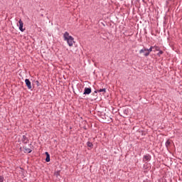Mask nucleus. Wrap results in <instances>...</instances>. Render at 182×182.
Wrapping results in <instances>:
<instances>
[{
    "instance_id": "nucleus-4",
    "label": "nucleus",
    "mask_w": 182,
    "mask_h": 182,
    "mask_svg": "<svg viewBox=\"0 0 182 182\" xmlns=\"http://www.w3.org/2000/svg\"><path fill=\"white\" fill-rule=\"evenodd\" d=\"M18 23H19V26H18L19 31H21V32H24L25 28H23V21H22V20L20 19L18 21Z\"/></svg>"
},
{
    "instance_id": "nucleus-2",
    "label": "nucleus",
    "mask_w": 182,
    "mask_h": 182,
    "mask_svg": "<svg viewBox=\"0 0 182 182\" xmlns=\"http://www.w3.org/2000/svg\"><path fill=\"white\" fill-rule=\"evenodd\" d=\"M153 46H151L150 48H142L141 50H139V53H144V52H146V53H144V56H149V55H150L151 52H153Z\"/></svg>"
},
{
    "instance_id": "nucleus-1",
    "label": "nucleus",
    "mask_w": 182,
    "mask_h": 182,
    "mask_svg": "<svg viewBox=\"0 0 182 182\" xmlns=\"http://www.w3.org/2000/svg\"><path fill=\"white\" fill-rule=\"evenodd\" d=\"M64 41L68 43V45L70 46H73V43H75V38L69 35L68 31L65 32L63 34Z\"/></svg>"
},
{
    "instance_id": "nucleus-5",
    "label": "nucleus",
    "mask_w": 182,
    "mask_h": 182,
    "mask_svg": "<svg viewBox=\"0 0 182 182\" xmlns=\"http://www.w3.org/2000/svg\"><path fill=\"white\" fill-rule=\"evenodd\" d=\"M97 93H102V95H105L106 93V88L100 89L94 92V95H97Z\"/></svg>"
},
{
    "instance_id": "nucleus-13",
    "label": "nucleus",
    "mask_w": 182,
    "mask_h": 182,
    "mask_svg": "<svg viewBox=\"0 0 182 182\" xmlns=\"http://www.w3.org/2000/svg\"><path fill=\"white\" fill-rule=\"evenodd\" d=\"M170 144H171L170 141H169V140H167V141H166V143H165L166 147H168V146H170Z\"/></svg>"
},
{
    "instance_id": "nucleus-10",
    "label": "nucleus",
    "mask_w": 182,
    "mask_h": 182,
    "mask_svg": "<svg viewBox=\"0 0 182 182\" xmlns=\"http://www.w3.org/2000/svg\"><path fill=\"white\" fill-rule=\"evenodd\" d=\"M46 161H47V163H49V161H50V155H49L48 152H46Z\"/></svg>"
},
{
    "instance_id": "nucleus-9",
    "label": "nucleus",
    "mask_w": 182,
    "mask_h": 182,
    "mask_svg": "<svg viewBox=\"0 0 182 182\" xmlns=\"http://www.w3.org/2000/svg\"><path fill=\"white\" fill-rule=\"evenodd\" d=\"M129 114V109H123V117H126Z\"/></svg>"
},
{
    "instance_id": "nucleus-15",
    "label": "nucleus",
    "mask_w": 182,
    "mask_h": 182,
    "mask_svg": "<svg viewBox=\"0 0 182 182\" xmlns=\"http://www.w3.org/2000/svg\"><path fill=\"white\" fill-rule=\"evenodd\" d=\"M160 55H163V50H159L158 53V56H160Z\"/></svg>"
},
{
    "instance_id": "nucleus-7",
    "label": "nucleus",
    "mask_w": 182,
    "mask_h": 182,
    "mask_svg": "<svg viewBox=\"0 0 182 182\" xmlns=\"http://www.w3.org/2000/svg\"><path fill=\"white\" fill-rule=\"evenodd\" d=\"M25 83H26L28 89H32V84H31V81L29 80V79H26Z\"/></svg>"
},
{
    "instance_id": "nucleus-8",
    "label": "nucleus",
    "mask_w": 182,
    "mask_h": 182,
    "mask_svg": "<svg viewBox=\"0 0 182 182\" xmlns=\"http://www.w3.org/2000/svg\"><path fill=\"white\" fill-rule=\"evenodd\" d=\"M22 143H24V144H28L29 142V139H28V137L26 136L23 135L21 139Z\"/></svg>"
},
{
    "instance_id": "nucleus-19",
    "label": "nucleus",
    "mask_w": 182,
    "mask_h": 182,
    "mask_svg": "<svg viewBox=\"0 0 182 182\" xmlns=\"http://www.w3.org/2000/svg\"><path fill=\"white\" fill-rule=\"evenodd\" d=\"M36 83H39V81H36Z\"/></svg>"
},
{
    "instance_id": "nucleus-14",
    "label": "nucleus",
    "mask_w": 182,
    "mask_h": 182,
    "mask_svg": "<svg viewBox=\"0 0 182 182\" xmlns=\"http://www.w3.org/2000/svg\"><path fill=\"white\" fill-rule=\"evenodd\" d=\"M153 48L155 49V50H157V51L160 50V47H159L157 46H153Z\"/></svg>"
},
{
    "instance_id": "nucleus-11",
    "label": "nucleus",
    "mask_w": 182,
    "mask_h": 182,
    "mask_svg": "<svg viewBox=\"0 0 182 182\" xmlns=\"http://www.w3.org/2000/svg\"><path fill=\"white\" fill-rule=\"evenodd\" d=\"M24 150L25 153H31L32 151V150H31L29 148H24Z\"/></svg>"
},
{
    "instance_id": "nucleus-3",
    "label": "nucleus",
    "mask_w": 182,
    "mask_h": 182,
    "mask_svg": "<svg viewBox=\"0 0 182 182\" xmlns=\"http://www.w3.org/2000/svg\"><path fill=\"white\" fill-rule=\"evenodd\" d=\"M150 160H151V156L150 154H147L144 156L142 161L144 163H149V161H150Z\"/></svg>"
},
{
    "instance_id": "nucleus-6",
    "label": "nucleus",
    "mask_w": 182,
    "mask_h": 182,
    "mask_svg": "<svg viewBox=\"0 0 182 182\" xmlns=\"http://www.w3.org/2000/svg\"><path fill=\"white\" fill-rule=\"evenodd\" d=\"M90 93H92V88L85 87L84 90L83 95H90Z\"/></svg>"
},
{
    "instance_id": "nucleus-18",
    "label": "nucleus",
    "mask_w": 182,
    "mask_h": 182,
    "mask_svg": "<svg viewBox=\"0 0 182 182\" xmlns=\"http://www.w3.org/2000/svg\"><path fill=\"white\" fill-rule=\"evenodd\" d=\"M146 52H147V51H144V53H146Z\"/></svg>"
},
{
    "instance_id": "nucleus-12",
    "label": "nucleus",
    "mask_w": 182,
    "mask_h": 182,
    "mask_svg": "<svg viewBox=\"0 0 182 182\" xmlns=\"http://www.w3.org/2000/svg\"><path fill=\"white\" fill-rule=\"evenodd\" d=\"M87 146L88 147H93V144H92V142H90V141H87Z\"/></svg>"
},
{
    "instance_id": "nucleus-16",
    "label": "nucleus",
    "mask_w": 182,
    "mask_h": 182,
    "mask_svg": "<svg viewBox=\"0 0 182 182\" xmlns=\"http://www.w3.org/2000/svg\"><path fill=\"white\" fill-rule=\"evenodd\" d=\"M0 182H4V177L0 176Z\"/></svg>"
},
{
    "instance_id": "nucleus-17",
    "label": "nucleus",
    "mask_w": 182,
    "mask_h": 182,
    "mask_svg": "<svg viewBox=\"0 0 182 182\" xmlns=\"http://www.w3.org/2000/svg\"><path fill=\"white\" fill-rule=\"evenodd\" d=\"M55 176H59V172L55 173Z\"/></svg>"
}]
</instances>
